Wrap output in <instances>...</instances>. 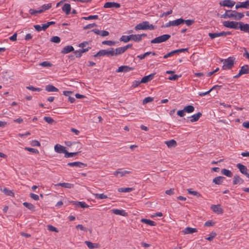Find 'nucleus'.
Masks as SVG:
<instances>
[{"instance_id":"nucleus-1","label":"nucleus","mask_w":249,"mask_h":249,"mask_svg":"<svg viewBox=\"0 0 249 249\" xmlns=\"http://www.w3.org/2000/svg\"><path fill=\"white\" fill-rule=\"evenodd\" d=\"M156 29V27L152 24H149V22L147 21H143L135 27V29L136 31L143 30H152Z\"/></svg>"},{"instance_id":"nucleus-2","label":"nucleus","mask_w":249,"mask_h":249,"mask_svg":"<svg viewBox=\"0 0 249 249\" xmlns=\"http://www.w3.org/2000/svg\"><path fill=\"white\" fill-rule=\"evenodd\" d=\"M234 59L232 57H229L227 59L222 60L223 62V65L222 66L223 70H230L234 66Z\"/></svg>"},{"instance_id":"nucleus-3","label":"nucleus","mask_w":249,"mask_h":249,"mask_svg":"<svg viewBox=\"0 0 249 249\" xmlns=\"http://www.w3.org/2000/svg\"><path fill=\"white\" fill-rule=\"evenodd\" d=\"M107 55V56H113V48H111L110 50H101L99 51L94 56L95 57L103 56Z\"/></svg>"},{"instance_id":"nucleus-4","label":"nucleus","mask_w":249,"mask_h":249,"mask_svg":"<svg viewBox=\"0 0 249 249\" xmlns=\"http://www.w3.org/2000/svg\"><path fill=\"white\" fill-rule=\"evenodd\" d=\"M171 36L168 34H164L162 36H159L156 37L154 39L151 41V43L153 44L155 43H160L161 42L166 41L170 38Z\"/></svg>"},{"instance_id":"nucleus-5","label":"nucleus","mask_w":249,"mask_h":249,"mask_svg":"<svg viewBox=\"0 0 249 249\" xmlns=\"http://www.w3.org/2000/svg\"><path fill=\"white\" fill-rule=\"evenodd\" d=\"M229 18H232L236 20H240L244 16L243 13H239L235 10H229Z\"/></svg>"},{"instance_id":"nucleus-6","label":"nucleus","mask_w":249,"mask_h":249,"mask_svg":"<svg viewBox=\"0 0 249 249\" xmlns=\"http://www.w3.org/2000/svg\"><path fill=\"white\" fill-rule=\"evenodd\" d=\"M224 26L235 29H239V22L233 21H225L223 22Z\"/></svg>"},{"instance_id":"nucleus-7","label":"nucleus","mask_w":249,"mask_h":249,"mask_svg":"<svg viewBox=\"0 0 249 249\" xmlns=\"http://www.w3.org/2000/svg\"><path fill=\"white\" fill-rule=\"evenodd\" d=\"M236 167L239 169V171L242 174L245 175L249 178V170L248 169L246 166L241 163H238L236 165Z\"/></svg>"},{"instance_id":"nucleus-8","label":"nucleus","mask_w":249,"mask_h":249,"mask_svg":"<svg viewBox=\"0 0 249 249\" xmlns=\"http://www.w3.org/2000/svg\"><path fill=\"white\" fill-rule=\"evenodd\" d=\"M188 51L187 48H184V49H180L178 50H175L173 51H171L170 53H167V54H165L163 56V58L166 59L169 57H170L172 55H173L175 54H176L177 53H183L185 52H187Z\"/></svg>"},{"instance_id":"nucleus-9","label":"nucleus","mask_w":249,"mask_h":249,"mask_svg":"<svg viewBox=\"0 0 249 249\" xmlns=\"http://www.w3.org/2000/svg\"><path fill=\"white\" fill-rule=\"evenodd\" d=\"M235 2L231 0H224L220 2L219 4L221 6H226L230 8L232 7Z\"/></svg>"},{"instance_id":"nucleus-10","label":"nucleus","mask_w":249,"mask_h":249,"mask_svg":"<svg viewBox=\"0 0 249 249\" xmlns=\"http://www.w3.org/2000/svg\"><path fill=\"white\" fill-rule=\"evenodd\" d=\"M68 165L71 167H77L79 168H84L87 166V164L80 161H74L72 162H69Z\"/></svg>"},{"instance_id":"nucleus-11","label":"nucleus","mask_w":249,"mask_h":249,"mask_svg":"<svg viewBox=\"0 0 249 249\" xmlns=\"http://www.w3.org/2000/svg\"><path fill=\"white\" fill-rule=\"evenodd\" d=\"M120 7L121 5L120 3L115 2H107L105 3L104 5V7L106 8H111L113 7L118 8Z\"/></svg>"},{"instance_id":"nucleus-12","label":"nucleus","mask_w":249,"mask_h":249,"mask_svg":"<svg viewBox=\"0 0 249 249\" xmlns=\"http://www.w3.org/2000/svg\"><path fill=\"white\" fill-rule=\"evenodd\" d=\"M134 68L130 67L127 66H121L118 68V69L116 70L117 72H128L130 71L133 70Z\"/></svg>"},{"instance_id":"nucleus-13","label":"nucleus","mask_w":249,"mask_h":249,"mask_svg":"<svg viewBox=\"0 0 249 249\" xmlns=\"http://www.w3.org/2000/svg\"><path fill=\"white\" fill-rule=\"evenodd\" d=\"M65 144L68 147H71L73 145H76V148L80 150L82 148V144L79 142L66 141Z\"/></svg>"},{"instance_id":"nucleus-14","label":"nucleus","mask_w":249,"mask_h":249,"mask_svg":"<svg viewBox=\"0 0 249 249\" xmlns=\"http://www.w3.org/2000/svg\"><path fill=\"white\" fill-rule=\"evenodd\" d=\"M54 150L58 153H64L65 154L66 150V147L59 144H56L54 147Z\"/></svg>"},{"instance_id":"nucleus-15","label":"nucleus","mask_w":249,"mask_h":249,"mask_svg":"<svg viewBox=\"0 0 249 249\" xmlns=\"http://www.w3.org/2000/svg\"><path fill=\"white\" fill-rule=\"evenodd\" d=\"M211 208L213 212L218 214H221L223 213V210L219 204L213 205L211 206Z\"/></svg>"},{"instance_id":"nucleus-16","label":"nucleus","mask_w":249,"mask_h":249,"mask_svg":"<svg viewBox=\"0 0 249 249\" xmlns=\"http://www.w3.org/2000/svg\"><path fill=\"white\" fill-rule=\"evenodd\" d=\"M91 32H93L95 34L102 36H106L109 35V32L108 31L105 30L100 31L97 29H93L91 31Z\"/></svg>"},{"instance_id":"nucleus-17","label":"nucleus","mask_w":249,"mask_h":249,"mask_svg":"<svg viewBox=\"0 0 249 249\" xmlns=\"http://www.w3.org/2000/svg\"><path fill=\"white\" fill-rule=\"evenodd\" d=\"M244 181L239 175H235L234 176L233 178V184H241L244 183Z\"/></svg>"},{"instance_id":"nucleus-18","label":"nucleus","mask_w":249,"mask_h":249,"mask_svg":"<svg viewBox=\"0 0 249 249\" xmlns=\"http://www.w3.org/2000/svg\"><path fill=\"white\" fill-rule=\"evenodd\" d=\"M155 75V73L150 74L148 75L144 76L141 80V82L142 83H147L152 80Z\"/></svg>"},{"instance_id":"nucleus-19","label":"nucleus","mask_w":249,"mask_h":249,"mask_svg":"<svg viewBox=\"0 0 249 249\" xmlns=\"http://www.w3.org/2000/svg\"><path fill=\"white\" fill-rule=\"evenodd\" d=\"M239 28L243 31L249 33V24H244L242 22H239Z\"/></svg>"},{"instance_id":"nucleus-20","label":"nucleus","mask_w":249,"mask_h":249,"mask_svg":"<svg viewBox=\"0 0 249 249\" xmlns=\"http://www.w3.org/2000/svg\"><path fill=\"white\" fill-rule=\"evenodd\" d=\"M197 231V230L196 228H193L189 227H186L182 231V232L185 234H191L194 232H196Z\"/></svg>"},{"instance_id":"nucleus-21","label":"nucleus","mask_w":249,"mask_h":249,"mask_svg":"<svg viewBox=\"0 0 249 249\" xmlns=\"http://www.w3.org/2000/svg\"><path fill=\"white\" fill-rule=\"evenodd\" d=\"M125 50L124 47H121L116 48L115 50L113 49V56H117L125 52Z\"/></svg>"},{"instance_id":"nucleus-22","label":"nucleus","mask_w":249,"mask_h":249,"mask_svg":"<svg viewBox=\"0 0 249 249\" xmlns=\"http://www.w3.org/2000/svg\"><path fill=\"white\" fill-rule=\"evenodd\" d=\"M74 51V48L72 46H67L64 47L61 50V53L63 54H66Z\"/></svg>"},{"instance_id":"nucleus-23","label":"nucleus","mask_w":249,"mask_h":249,"mask_svg":"<svg viewBox=\"0 0 249 249\" xmlns=\"http://www.w3.org/2000/svg\"><path fill=\"white\" fill-rule=\"evenodd\" d=\"M164 143L167 145L168 148L175 147L177 145L176 141L173 139L165 141Z\"/></svg>"},{"instance_id":"nucleus-24","label":"nucleus","mask_w":249,"mask_h":249,"mask_svg":"<svg viewBox=\"0 0 249 249\" xmlns=\"http://www.w3.org/2000/svg\"><path fill=\"white\" fill-rule=\"evenodd\" d=\"M239 72L242 75L245 74H249V66L248 65H245L243 66L240 71Z\"/></svg>"},{"instance_id":"nucleus-25","label":"nucleus","mask_w":249,"mask_h":249,"mask_svg":"<svg viewBox=\"0 0 249 249\" xmlns=\"http://www.w3.org/2000/svg\"><path fill=\"white\" fill-rule=\"evenodd\" d=\"M120 170L121 169H118L116 171L114 172L113 175L117 177L119 174L121 177H123L125 175L129 174L130 173V171H129L124 170L123 171H121Z\"/></svg>"},{"instance_id":"nucleus-26","label":"nucleus","mask_w":249,"mask_h":249,"mask_svg":"<svg viewBox=\"0 0 249 249\" xmlns=\"http://www.w3.org/2000/svg\"><path fill=\"white\" fill-rule=\"evenodd\" d=\"M62 10L65 12L66 15H69L71 10V5L69 3H65L62 7Z\"/></svg>"},{"instance_id":"nucleus-27","label":"nucleus","mask_w":249,"mask_h":249,"mask_svg":"<svg viewBox=\"0 0 249 249\" xmlns=\"http://www.w3.org/2000/svg\"><path fill=\"white\" fill-rule=\"evenodd\" d=\"M202 113L201 112H198L197 113L192 115L191 118L190 122L192 123L196 122L198 120L200 117L202 116Z\"/></svg>"},{"instance_id":"nucleus-28","label":"nucleus","mask_w":249,"mask_h":249,"mask_svg":"<svg viewBox=\"0 0 249 249\" xmlns=\"http://www.w3.org/2000/svg\"><path fill=\"white\" fill-rule=\"evenodd\" d=\"M45 89L48 92H57L59 90L57 88L52 85H47Z\"/></svg>"},{"instance_id":"nucleus-29","label":"nucleus","mask_w":249,"mask_h":249,"mask_svg":"<svg viewBox=\"0 0 249 249\" xmlns=\"http://www.w3.org/2000/svg\"><path fill=\"white\" fill-rule=\"evenodd\" d=\"M225 178V177L222 176H218L213 179V182L215 184L219 185L221 184L223 179Z\"/></svg>"},{"instance_id":"nucleus-30","label":"nucleus","mask_w":249,"mask_h":249,"mask_svg":"<svg viewBox=\"0 0 249 249\" xmlns=\"http://www.w3.org/2000/svg\"><path fill=\"white\" fill-rule=\"evenodd\" d=\"M112 213L117 215H120L122 216H125L126 215V213L123 210H119V209H112Z\"/></svg>"},{"instance_id":"nucleus-31","label":"nucleus","mask_w":249,"mask_h":249,"mask_svg":"<svg viewBox=\"0 0 249 249\" xmlns=\"http://www.w3.org/2000/svg\"><path fill=\"white\" fill-rule=\"evenodd\" d=\"M208 35L211 39H213L215 37L219 36H224L223 32L214 33H209Z\"/></svg>"},{"instance_id":"nucleus-32","label":"nucleus","mask_w":249,"mask_h":249,"mask_svg":"<svg viewBox=\"0 0 249 249\" xmlns=\"http://www.w3.org/2000/svg\"><path fill=\"white\" fill-rule=\"evenodd\" d=\"M141 221L143 223H145L152 226H155L157 224L155 222L148 219L142 218Z\"/></svg>"},{"instance_id":"nucleus-33","label":"nucleus","mask_w":249,"mask_h":249,"mask_svg":"<svg viewBox=\"0 0 249 249\" xmlns=\"http://www.w3.org/2000/svg\"><path fill=\"white\" fill-rule=\"evenodd\" d=\"M34 28L38 32H40L41 30L45 31L47 29L46 24H43L41 26L36 25H34Z\"/></svg>"},{"instance_id":"nucleus-34","label":"nucleus","mask_w":249,"mask_h":249,"mask_svg":"<svg viewBox=\"0 0 249 249\" xmlns=\"http://www.w3.org/2000/svg\"><path fill=\"white\" fill-rule=\"evenodd\" d=\"M80 152H81V151H78L77 152H69L66 150V153L64 155V157L66 158L72 157L77 156L78 154V153H79Z\"/></svg>"},{"instance_id":"nucleus-35","label":"nucleus","mask_w":249,"mask_h":249,"mask_svg":"<svg viewBox=\"0 0 249 249\" xmlns=\"http://www.w3.org/2000/svg\"><path fill=\"white\" fill-rule=\"evenodd\" d=\"M56 185L60 186L62 187H64L66 188H72L73 187L74 185L73 184L69 183H59L57 184Z\"/></svg>"},{"instance_id":"nucleus-36","label":"nucleus","mask_w":249,"mask_h":249,"mask_svg":"<svg viewBox=\"0 0 249 249\" xmlns=\"http://www.w3.org/2000/svg\"><path fill=\"white\" fill-rule=\"evenodd\" d=\"M85 243L90 249H93L98 247V245L97 244H93L92 242L88 241H86Z\"/></svg>"},{"instance_id":"nucleus-37","label":"nucleus","mask_w":249,"mask_h":249,"mask_svg":"<svg viewBox=\"0 0 249 249\" xmlns=\"http://www.w3.org/2000/svg\"><path fill=\"white\" fill-rule=\"evenodd\" d=\"M221 173L228 177H231L232 176V173L230 170L225 168L221 170Z\"/></svg>"},{"instance_id":"nucleus-38","label":"nucleus","mask_w":249,"mask_h":249,"mask_svg":"<svg viewBox=\"0 0 249 249\" xmlns=\"http://www.w3.org/2000/svg\"><path fill=\"white\" fill-rule=\"evenodd\" d=\"M184 110L185 112L191 113L195 110V107L192 105H188L184 107Z\"/></svg>"},{"instance_id":"nucleus-39","label":"nucleus","mask_w":249,"mask_h":249,"mask_svg":"<svg viewBox=\"0 0 249 249\" xmlns=\"http://www.w3.org/2000/svg\"><path fill=\"white\" fill-rule=\"evenodd\" d=\"M221 86L215 85L213 87H212L210 90L205 92H200L199 93V95L200 96H204L208 94H209L211 91L214 89L215 88H221Z\"/></svg>"},{"instance_id":"nucleus-40","label":"nucleus","mask_w":249,"mask_h":249,"mask_svg":"<svg viewBox=\"0 0 249 249\" xmlns=\"http://www.w3.org/2000/svg\"><path fill=\"white\" fill-rule=\"evenodd\" d=\"M173 26H178L184 23L183 19L182 18H178L176 20H173Z\"/></svg>"},{"instance_id":"nucleus-41","label":"nucleus","mask_w":249,"mask_h":249,"mask_svg":"<svg viewBox=\"0 0 249 249\" xmlns=\"http://www.w3.org/2000/svg\"><path fill=\"white\" fill-rule=\"evenodd\" d=\"M134 189L133 188H119L118 189V191L119 192L126 193L130 192L133 191Z\"/></svg>"},{"instance_id":"nucleus-42","label":"nucleus","mask_w":249,"mask_h":249,"mask_svg":"<svg viewBox=\"0 0 249 249\" xmlns=\"http://www.w3.org/2000/svg\"><path fill=\"white\" fill-rule=\"evenodd\" d=\"M23 205L28 209L35 211V207L32 204L25 202L23 203Z\"/></svg>"},{"instance_id":"nucleus-43","label":"nucleus","mask_w":249,"mask_h":249,"mask_svg":"<svg viewBox=\"0 0 249 249\" xmlns=\"http://www.w3.org/2000/svg\"><path fill=\"white\" fill-rule=\"evenodd\" d=\"M52 7V4L51 3H48V4H45L43 5L40 8V10H42V12H43L44 11L49 9Z\"/></svg>"},{"instance_id":"nucleus-44","label":"nucleus","mask_w":249,"mask_h":249,"mask_svg":"<svg viewBox=\"0 0 249 249\" xmlns=\"http://www.w3.org/2000/svg\"><path fill=\"white\" fill-rule=\"evenodd\" d=\"M42 13V10H40V8L38 10H34L30 9L29 10V13L32 15H36L37 14Z\"/></svg>"},{"instance_id":"nucleus-45","label":"nucleus","mask_w":249,"mask_h":249,"mask_svg":"<svg viewBox=\"0 0 249 249\" xmlns=\"http://www.w3.org/2000/svg\"><path fill=\"white\" fill-rule=\"evenodd\" d=\"M216 232L214 231L211 232L209 235V237L206 238L205 239L209 241H212L213 239L216 236Z\"/></svg>"},{"instance_id":"nucleus-46","label":"nucleus","mask_w":249,"mask_h":249,"mask_svg":"<svg viewBox=\"0 0 249 249\" xmlns=\"http://www.w3.org/2000/svg\"><path fill=\"white\" fill-rule=\"evenodd\" d=\"M95 197L97 199H102L107 198V196L104 194H94Z\"/></svg>"},{"instance_id":"nucleus-47","label":"nucleus","mask_w":249,"mask_h":249,"mask_svg":"<svg viewBox=\"0 0 249 249\" xmlns=\"http://www.w3.org/2000/svg\"><path fill=\"white\" fill-rule=\"evenodd\" d=\"M116 44V42L112 40H105L102 42V44L107 45L108 46H114Z\"/></svg>"},{"instance_id":"nucleus-48","label":"nucleus","mask_w":249,"mask_h":249,"mask_svg":"<svg viewBox=\"0 0 249 249\" xmlns=\"http://www.w3.org/2000/svg\"><path fill=\"white\" fill-rule=\"evenodd\" d=\"M120 41L127 43L130 41V37H129L128 36H122L120 38Z\"/></svg>"},{"instance_id":"nucleus-49","label":"nucleus","mask_w":249,"mask_h":249,"mask_svg":"<svg viewBox=\"0 0 249 249\" xmlns=\"http://www.w3.org/2000/svg\"><path fill=\"white\" fill-rule=\"evenodd\" d=\"M39 66H41L44 67H50L53 66V64L48 61H44L40 63Z\"/></svg>"},{"instance_id":"nucleus-50","label":"nucleus","mask_w":249,"mask_h":249,"mask_svg":"<svg viewBox=\"0 0 249 249\" xmlns=\"http://www.w3.org/2000/svg\"><path fill=\"white\" fill-rule=\"evenodd\" d=\"M60 40V38L57 36H53L51 39V41L55 43H59Z\"/></svg>"},{"instance_id":"nucleus-51","label":"nucleus","mask_w":249,"mask_h":249,"mask_svg":"<svg viewBox=\"0 0 249 249\" xmlns=\"http://www.w3.org/2000/svg\"><path fill=\"white\" fill-rule=\"evenodd\" d=\"M3 192L8 196H14V193L12 191L9 190L6 188H4Z\"/></svg>"},{"instance_id":"nucleus-52","label":"nucleus","mask_w":249,"mask_h":249,"mask_svg":"<svg viewBox=\"0 0 249 249\" xmlns=\"http://www.w3.org/2000/svg\"><path fill=\"white\" fill-rule=\"evenodd\" d=\"M98 18V16L97 15H90L89 17H85L82 18L85 20L96 19Z\"/></svg>"},{"instance_id":"nucleus-53","label":"nucleus","mask_w":249,"mask_h":249,"mask_svg":"<svg viewBox=\"0 0 249 249\" xmlns=\"http://www.w3.org/2000/svg\"><path fill=\"white\" fill-rule=\"evenodd\" d=\"M44 120L45 122L50 124H52L53 123L55 122L54 120L51 117H44Z\"/></svg>"},{"instance_id":"nucleus-54","label":"nucleus","mask_w":249,"mask_h":249,"mask_svg":"<svg viewBox=\"0 0 249 249\" xmlns=\"http://www.w3.org/2000/svg\"><path fill=\"white\" fill-rule=\"evenodd\" d=\"M47 229L49 231H54L56 232H58V230H57V229L56 228H55L51 225H47Z\"/></svg>"},{"instance_id":"nucleus-55","label":"nucleus","mask_w":249,"mask_h":249,"mask_svg":"<svg viewBox=\"0 0 249 249\" xmlns=\"http://www.w3.org/2000/svg\"><path fill=\"white\" fill-rule=\"evenodd\" d=\"M181 75L174 74L168 77V79L172 81L177 80L179 77H181Z\"/></svg>"},{"instance_id":"nucleus-56","label":"nucleus","mask_w":249,"mask_h":249,"mask_svg":"<svg viewBox=\"0 0 249 249\" xmlns=\"http://www.w3.org/2000/svg\"><path fill=\"white\" fill-rule=\"evenodd\" d=\"M183 21L184 23H185L188 26L192 25L195 22L194 20L193 19L185 20L183 19Z\"/></svg>"},{"instance_id":"nucleus-57","label":"nucleus","mask_w":249,"mask_h":249,"mask_svg":"<svg viewBox=\"0 0 249 249\" xmlns=\"http://www.w3.org/2000/svg\"><path fill=\"white\" fill-rule=\"evenodd\" d=\"M26 88L29 90H31L32 91H40L41 90V89L40 88H36L33 86H30L28 87H27Z\"/></svg>"},{"instance_id":"nucleus-58","label":"nucleus","mask_w":249,"mask_h":249,"mask_svg":"<svg viewBox=\"0 0 249 249\" xmlns=\"http://www.w3.org/2000/svg\"><path fill=\"white\" fill-rule=\"evenodd\" d=\"M154 100V98L153 97H147L144 99L143 100V104H147L149 102L153 101Z\"/></svg>"},{"instance_id":"nucleus-59","label":"nucleus","mask_w":249,"mask_h":249,"mask_svg":"<svg viewBox=\"0 0 249 249\" xmlns=\"http://www.w3.org/2000/svg\"><path fill=\"white\" fill-rule=\"evenodd\" d=\"M96 26H97V25L95 23H93L92 24H89L84 26L83 28L84 30H87L88 29L92 28V27H96Z\"/></svg>"},{"instance_id":"nucleus-60","label":"nucleus","mask_w":249,"mask_h":249,"mask_svg":"<svg viewBox=\"0 0 249 249\" xmlns=\"http://www.w3.org/2000/svg\"><path fill=\"white\" fill-rule=\"evenodd\" d=\"M151 53H149L148 52L143 53V54H141V55H138V57L140 59H144L145 57L147 56L148 55H149Z\"/></svg>"},{"instance_id":"nucleus-61","label":"nucleus","mask_w":249,"mask_h":249,"mask_svg":"<svg viewBox=\"0 0 249 249\" xmlns=\"http://www.w3.org/2000/svg\"><path fill=\"white\" fill-rule=\"evenodd\" d=\"M77 204H78L79 206L83 208H88L89 207V206L84 202H78Z\"/></svg>"},{"instance_id":"nucleus-62","label":"nucleus","mask_w":249,"mask_h":249,"mask_svg":"<svg viewBox=\"0 0 249 249\" xmlns=\"http://www.w3.org/2000/svg\"><path fill=\"white\" fill-rule=\"evenodd\" d=\"M73 53L74 54L75 57L77 58H80L82 55V53L80 50L74 51Z\"/></svg>"},{"instance_id":"nucleus-63","label":"nucleus","mask_w":249,"mask_h":249,"mask_svg":"<svg viewBox=\"0 0 249 249\" xmlns=\"http://www.w3.org/2000/svg\"><path fill=\"white\" fill-rule=\"evenodd\" d=\"M30 196L35 200H39V196L38 195L33 194L32 193H30Z\"/></svg>"},{"instance_id":"nucleus-64","label":"nucleus","mask_w":249,"mask_h":249,"mask_svg":"<svg viewBox=\"0 0 249 249\" xmlns=\"http://www.w3.org/2000/svg\"><path fill=\"white\" fill-rule=\"evenodd\" d=\"M31 145L33 146H40V143L37 140H33L31 142Z\"/></svg>"}]
</instances>
